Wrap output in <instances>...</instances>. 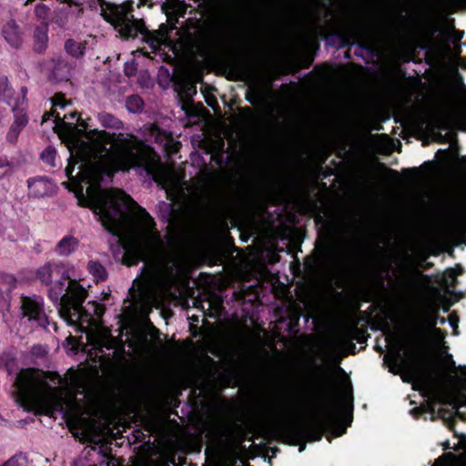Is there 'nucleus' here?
<instances>
[{
	"label": "nucleus",
	"instance_id": "f257e3e1",
	"mask_svg": "<svg viewBox=\"0 0 466 466\" xmlns=\"http://www.w3.org/2000/svg\"><path fill=\"white\" fill-rule=\"evenodd\" d=\"M79 164V174L88 184L86 201L104 228L114 236L132 232L134 241L126 250L123 263L137 265L143 261L141 277L148 287L168 290L177 280L179 268L177 258L164 248L155 222L148 212L128 195L118 189H103V176L136 167L145 171L165 187L170 174L154 149L132 134H110L101 131L91 143L82 141L72 156Z\"/></svg>",
	"mask_w": 466,
	"mask_h": 466
},
{
	"label": "nucleus",
	"instance_id": "f03ea898",
	"mask_svg": "<svg viewBox=\"0 0 466 466\" xmlns=\"http://www.w3.org/2000/svg\"><path fill=\"white\" fill-rule=\"evenodd\" d=\"M61 386L53 387L46 381V376L39 370H23L15 380L14 385L16 390V401L25 410L35 408L46 410H62L65 405L77 406L76 395L83 394L86 398V383L75 372L70 377L62 378L56 375Z\"/></svg>",
	"mask_w": 466,
	"mask_h": 466
},
{
	"label": "nucleus",
	"instance_id": "7ed1b4c3",
	"mask_svg": "<svg viewBox=\"0 0 466 466\" xmlns=\"http://www.w3.org/2000/svg\"><path fill=\"white\" fill-rule=\"evenodd\" d=\"M87 295L86 289L77 281H69L64 288V283H56L49 290V299L57 306L59 315L69 325L79 323L81 328L86 325L88 343L94 350L101 352L104 344L101 342L100 319L105 312L104 306L88 301L85 306Z\"/></svg>",
	"mask_w": 466,
	"mask_h": 466
},
{
	"label": "nucleus",
	"instance_id": "20e7f679",
	"mask_svg": "<svg viewBox=\"0 0 466 466\" xmlns=\"http://www.w3.org/2000/svg\"><path fill=\"white\" fill-rule=\"evenodd\" d=\"M90 8L98 10L100 15L125 37H136L146 32L143 20L136 19L132 9L126 5H116L105 0H87Z\"/></svg>",
	"mask_w": 466,
	"mask_h": 466
},
{
	"label": "nucleus",
	"instance_id": "39448f33",
	"mask_svg": "<svg viewBox=\"0 0 466 466\" xmlns=\"http://www.w3.org/2000/svg\"><path fill=\"white\" fill-rule=\"evenodd\" d=\"M21 318L25 319L34 327L46 328L48 317L44 309V299L37 295L20 298Z\"/></svg>",
	"mask_w": 466,
	"mask_h": 466
},
{
	"label": "nucleus",
	"instance_id": "423d86ee",
	"mask_svg": "<svg viewBox=\"0 0 466 466\" xmlns=\"http://www.w3.org/2000/svg\"><path fill=\"white\" fill-rule=\"evenodd\" d=\"M36 278L42 284L49 286V289L59 282L64 283V288L66 289L69 281H76L69 277L61 262H46L36 270Z\"/></svg>",
	"mask_w": 466,
	"mask_h": 466
},
{
	"label": "nucleus",
	"instance_id": "0eeeda50",
	"mask_svg": "<svg viewBox=\"0 0 466 466\" xmlns=\"http://www.w3.org/2000/svg\"><path fill=\"white\" fill-rule=\"evenodd\" d=\"M439 402L442 405L451 407V410L441 408L437 411V416L441 418L448 427H451V418L458 414V409L461 404V396L456 393H447L438 397Z\"/></svg>",
	"mask_w": 466,
	"mask_h": 466
},
{
	"label": "nucleus",
	"instance_id": "6e6552de",
	"mask_svg": "<svg viewBox=\"0 0 466 466\" xmlns=\"http://www.w3.org/2000/svg\"><path fill=\"white\" fill-rule=\"evenodd\" d=\"M29 194L35 198H42L55 192V184L47 177L31 178L27 180Z\"/></svg>",
	"mask_w": 466,
	"mask_h": 466
},
{
	"label": "nucleus",
	"instance_id": "1a4fd4ad",
	"mask_svg": "<svg viewBox=\"0 0 466 466\" xmlns=\"http://www.w3.org/2000/svg\"><path fill=\"white\" fill-rule=\"evenodd\" d=\"M4 38L14 48L21 47L23 36L19 25L14 20H9L2 30Z\"/></svg>",
	"mask_w": 466,
	"mask_h": 466
},
{
	"label": "nucleus",
	"instance_id": "9d476101",
	"mask_svg": "<svg viewBox=\"0 0 466 466\" xmlns=\"http://www.w3.org/2000/svg\"><path fill=\"white\" fill-rule=\"evenodd\" d=\"M18 96H15V91L9 86L8 79L5 76L0 77V101L7 104L14 111L19 106L21 100H24Z\"/></svg>",
	"mask_w": 466,
	"mask_h": 466
},
{
	"label": "nucleus",
	"instance_id": "9b49d317",
	"mask_svg": "<svg viewBox=\"0 0 466 466\" xmlns=\"http://www.w3.org/2000/svg\"><path fill=\"white\" fill-rule=\"evenodd\" d=\"M464 446V452L459 455L447 452L442 457L439 458L433 466H466V441Z\"/></svg>",
	"mask_w": 466,
	"mask_h": 466
},
{
	"label": "nucleus",
	"instance_id": "f8f14e48",
	"mask_svg": "<svg viewBox=\"0 0 466 466\" xmlns=\"http://www.w3.org/2000/svg\"><path fill=\"white\" fill-rule=\"evenodd\" d=\"M79 241L73 236L64 237L56 246V252L62 257H67L76 250Z\"/></svg>",
	"mask_w": 466,
	"mask_h": 466
},
{
	"label": "nucleus",
	"instance_id": "ddd939ff",
	"mask_svg": "<svg viewBox=\"0 0 466 466\" xmlns=\"http://www.w3.org/2000/svg\"><path fill=\"white\" fill-rule=\"evenodd\" d=\"M47 25L45 24L41 26H36L34 31V50L37 53H43L47 46Z\"/></svg>",
	"mask_w": 466,
	"mask_h": 466
},
{
	"label": "nucleus",
	"instance_id": "4468645a",
	"mask_svg": "<svg viewBox=\"0 0 466 466\" xmlns=\"http://www.w3.org/2000/svg\"><path fill=\"white\" fill-rule=\"evenodd\" d=\"M27 122L28 119L26 116H17L6 134V140L10 143H15L17 140L22 129L26 126Z\"/></svg>",
	"mask_w": 466,
	"mask_h": 466
},
{
	"label": "nucleus",
	"instance_id": "2eb2a0df",
	"mask_svg": "<svg viewBox=\"0 0 466 466\" xmlns=\"http://www.w3.org/2000/svg\"><path fill=\"white\" fill-rule=\"evenodd\" d=\"M86 47V42H77L74 39H67L65 43L66 52L73 57L78 58L84 56Z\"/></svg>",
	"mask_w": 466,
	"mask_h": 466
},
{
	"label": "nucleus",
	"instance_id": "dca6fc26",
	"mask_svg": "<svg viewBox=\"0 0 466 466\" xmlns=\"http://www.w3.org/2000/svg\"><path fill=\"white\" fill-rule=\"evenodd\" d=\"M87 269L96 282L104 281L106 279V268L97 261L90 260L87 264Z\"/></svg>",
	"mask_w": 466,
	"mask_h": 466
},
{
	"label": "nucleus",
	"instance_id": "f3484780",
	"mask_svg": "<svg viewBox=\"0 0 466 466\" xmlns=\"http://www.w3.org/2000/svg\"><path fill=\"white\" fill-rule=\"evenodd\" d=\"M16 286V279L8 273L0 272V293H9Z\"/></svg>",
	"mask_w": 466,
	"mask_h": 466
},
{
	"label": "nucleus",
	"instance_id": "a211bd4d",
	"mask_svg": "<svg viewBox=\"0 0 466 466\" xmlns=\"http://www.w3.org/2000/svg\"><path fill=\"white\" fill-rule=\"evenodd\" d=\"M150 136L156 143L163 144L165 146H167L171 139L170 135L167 134L155 125L150 127Z\"/></svg>",
	"mask_w": 466,
	"mask_h": 466
},
{
	"label": "nucleus",
	"instance_id": "6ab92c4d",
	"mask_svg": "<svg viewBox=\"0 0 466 466\" xmlns=\"http://www.w3.org/2000/svg\"><path fill=\"white\" fill-rule=\"evenodd\" d=\"M100 120L102 126H104L105 127H110L115 129H120L123 127V123L118 118L107 113L101 114Z\"/></svg>",
	"mask_w": 466,
	"mask_h": 466
},
{
	"label": "nucleus",
	"instance_id": "aec40b11",
	"mask_svg": "<svg viewBox=\"0 0 466 466\" xmlns=\"http://www.w3.org/2000/svg\"><path fill=\"white\" fill-rule=\"evenodd\" d=\"M397 344H400L399 341H397ZM401 346L398 345V348L390 354L386 355L384 360H389L392 366H400V363H404L405 360L402 357L401 353Z\"/></svg>",
	"mask_w": 466,
	"mask_h": 466
},
{
	"label": "nucleus",
	"instance_id": "412c9836",
	"mask_svg": "<svg viewBox=\"0 0 466 466\" xmlns=\"http://www.w3.org/2000/svg\"><path fill=\"white\" fill-rule=\"evenodd\" d=\"M2 466H27L26 456L23 453H15L7 461L2 463Z\"/></svg>",
	"mask_w": 466,
	"mask_h": 466
},
{
	"label": "nucleus",
	"instance_id": "4be33fe9",
	"mask_svg": "<svg viewBox=\"0 0 466 466\" xmlns=\"http://www.w3.org/2000/svg\"><path fill=\"white\" fill-rule=\"evenodd\" d=\"M127 107L132 113L140 111L143 107V100L138 96H130L127 99Z\"/></svg>",
	"mask_w": 466,
	"mask_h": 466
},
{
	"label": "nucleus",
	"instance_id": "5701e85b",
	"mask_svg": "<svg viewBox=\"0 0 466 466\" xmlns=\"http://www.w3.org/2000/svg\"><path fill=\"white\" fill-rule=\"evenodd\" d=\"M51 116H55V121L56 125H58L59 122L65 123V119L67 118H70L72 120L76 119V122L79 120V116L77 112H72L70 113L69 116L67 115H65L63 117H61L58 113H55V111H52L51 113L45 114L43 116V122L46 121Z\"/></svg>",
	"mask_w": 466,
	"mask_h": 466
},
{
	"label": "nucleus",
	"instance_id": "b1692460",
	"mask_svg": "<svg viewBox=\"0 0 466 466\" xmlns=\"http://www.w3.org/2000/svg\"><path fill=\"white\" fill-rule=\"evenodd\" d=\"M266 413L274 418V419H279L283 412L285 411V408L283 405H268L265 408Z\"/></svg>",
	"mask_w": 466,
	"mask_h": 466
},
{
	"label": "nucleus",
	"instance_id": "393cba45",
	"mask_svg": "<svg viewBox=\"0 0 466 466\" xmlns=\"http://www.w3.org/2000/svg\"><path fill=\"white\" fill-rule=\"evenodd\" d=\"M55 157L56 150L52 147L46 148L41 154L42 160L52 167H55Z\"/></svg>",
	"mask_w": 466,
	"mask_h": 466
},
{
	"label": "nucleus",
	"instance_id": "a878e982",
	"mask_svg": "<svg viewBox=\"0 0 466 466\" xmlns=\"http://www.w3.org/2000/svg\"><path fill=\"white\" fill-rule=\"evenodd\" d=\"M50 9L44 4H38L35 7V15L42 20H46L48 18Z\"/></svg>",
	"mask_w": 466,
	"mask_h": 466
},
{
	"label": "nucleus",
	"instance_id": "bb28decb",
	"mask_svg": "<svg viewBox=\"0 0 466 466\" xmlns=\"http://www.w3.org/2000/svg\"><path fill=\"white\" fill-rule=\"evenodd\" d=\"M416 384L426 391H429L431 387L430 379L420 374L417 375Z\"/></svg>",
	"mask_w": 466,
	"mask_h": 466
},
{
	"label": "nucleus",
	"instance_id": "cd10ccee",
	"mask_svg": "<svg viewBox=\"0 0 466 466\" xmlns=\"http://www.w3.org/2000/svg\"><path fill=\"white\" fill-rule=\"evenodd\" d=\"M53 105L56 107L64 108L66 106V99L64 98V96L62 95L57 94L53 98Z\"/></svg>",
	"mask_w": 466,
	"mask_h": 466
},
{
	"label": "nucleus",
	"instance_id": "c85d7f7f",
	"mask_svg": "<svg viewBox=\"0 0 466 466\" xmlns=\"http://www.w3.org/2000/svg\"><path fill=\"white\" fill-rule=\"evenodd\" d=\"M210 306L213 307L216 313L219 314L222 309V300L219 298H215L213 301L210 302Z\"/></svg>",
	"mask_w": 466,
	"mask_h": 466
},
{
	"label": "nucleus",
	"instance_id": "c756f323",
	"mask_svg": "<svg viewBox=\"0 0 466 466\" xmlns=\"http://www.w3.org/2000/svg\"><path fill=\"white\" fill-rule=\"evenodd\" d=\"M66 21L67 20H66V15H63V16L56 15L52 18V22L56 24L59 26H64L66 24Z\"/></svg>",
	"mask_w": 466,
	"mask_h": 466
},
{
	"label": "nucleus",
	"instance_id": "7c9ffc66",
	"mask_svg": "<svg viewBox=\"0 0 466 466\" xmlns=\"http://www.w3.org/2000/svg\"><path fill=\"white\" fill-rule=\"evenodd\" d=\"M11 163L6 157H0V168L10 167Z\"/></svg>",
	"mask_w": 466,
	"mask_h": 466
},
{
	"label": "nucleus",
	"instance_id": "2f4dec72",
	"mask_svg": "<svg viewBox=\"0 0 466 466\" xmlns=\"http://www.w3.org/2000/svg\"><path fill=\"white\" fill-rule=\"evenodd\" d=\"M33 0H27L25 2V5H28L30 2H32ZM62 3H66L68 4L69 5H76V6H79V3L76 2V0H60Z\"/></svg>",
	"mask_w": 466,
	"mask_h": 466
},
{
	"label": "nucleus",
	"instance_id": "473e14b6",
	"mask_svg": "<svg viewBox=\"0 0 466 466\" xmlns=\"http://www.w3.org/2000/svg\"><path fill=\"white\" fill-rule=\"evenodd\" d=\"M261 97V92L260 90H258V94L256 95V97L250 98L248 96V99L250 101L251 104H254L257 100L260 99Z\"/></svg>",
	"mask_w": 466,
	"mask_h": 466
},
{
	"label": "nucleus",
	"instance_id": "72a5a7b5",
	"mask_svg": "<svg viewBox=\"0 0 466 466\" xmlns=\"http://www.w3.org/2000/svg\"><path fill=\"white\" fill-rule=\"evenodd\" d=\"M436 324H437V317H436V316H433V317L431 318V323H430V325H431V327H434Z\"/></svg>",
	"mask_w": 466,
	"mask_h": 466
},
{
	"label": "nucleus",
	"instance_id": "f704fd0d",
	"mask_svg": "<svg viewBox=\"0 0 466 466\" xmlns=\"http://www.w3.org/2000/svg\"><path fill=\"white\" fill-rule=\"evenodd\" d=\"M66 175L70 177L72 172H73V167H71L70 166H68L66 168Z\"/></svg>",
	"mask_w": 466,
	"mask_h": 466
},
{
	"label": "nucleus",
	"instance_id": "c9c22d12",
	"mask_svg": "<svg viewBox=\"0 0 466 466\" xmlns=\"http://www.w3.org/2000/svg\"><path fill=\"white\" fill-rule=\"evenodd\" d=\"M312 434L316 435V437L313 439L314 441H319L320 440L321 438V433L320 432H313Z\"/></svg>",
	"mask_w": 466,
	"mask_h": 466
},
{
	"label": "nucleus",
	"instance_id": "e433bc0d",
	"mask_svg": "<svg viewBox=\"0 0 466 466\" xmlns=\"http://www.w3.org/2000/svg\"><path fill=\"white\" fill-rule=\"evenodd\" d=\"M433 332H434L436 335H438V336H442V335H441V329H439L434 328V329H433Z\"/></svg>",
	"mask_w": 466,
	"mask_h": 466
},
{
	"label": "nucleus",
	"instance_id": "4c0bfd02",
	"mask_svg": "<svg viewBox=\"0 0 466 466\" xmlns=\"http://www.w3.org/2000/svg\"><path fill=\"white\" fill-rule=\"evenodd\" d=\"M189 92H192L194 94H196L197 90H196V86H192L189 88Z\"/></svg>",
	"mask_w": 466,
	"mask_h": 466
},
{
	"label": "nucleus",
	"instance_id": "58836bf2",
	"mask_svg": "<svg viewBox=\"0 0 466 466\" xmlns=\"http://www.w3.org/2000/svg\"><path fill=\"white\" fill-rule=\"evenodd\" d=\"M450 361H451V365L454 366L455 365V362L454 360L451 359V357H450Z\"/></svg>",
	"mask_w": 466,
	"mask_h": 466
},
{
	"label": "nucleus",
	"instance_id": "ea45409f",
	"mask_svg": "<svg viewBox=\"0 0 466 466\" xmlns=\"http://www.w3.org/2000/svg\"><path fill=\"white\" fill-rule=\"evenodd\" d=\"M345 432L344 430L340 431L337 435L339 436V435H342L343 433Z\"/></svg>",
	"mask_w": 466,
	"mask_h": 466
},
{
	"label": "nucleus",
	"instance_id": "a19ab883",
	"mask_svg": "<svg viewBox=\"0 0 466 466\" xmlns=\"http://www.w3.org/2000/svg\"><path fill=\"white\" fill-rule=\"evenodd\" d=\"M431 413H432V416L434 417L435 416V411L433 409L431 410Z\"/></svg>",
	"mask_w": 466,
	"mask_h": 466
},
{
	"label": "nucleus",
	"instance_id": "79ce46f5",
	"mask_svg": "<svg viewBox=\"0 0 466 466\" xmlns=\"http://www.w3.org/2000/svg\"><path fill=\"white\" fill-rule=\"evenodd\" d=\"M445 322V319H440V323L443 324Z\"/></svg>",
	"mask_w": 466,
	"mask_h": 466
},
{
	"label": "nucleus",
	"instance_id": "37998d69",
	"mask_svg": "<svg viewBox=\"0 0 466 466\" xmlns=\"http://www.w3.org/2000/svg\"><path fill=\"white\" fill-rule=\"evenodd\" d=\"M413 411L415 414H417L419 412V410L418 409H413Z\"/></svg>",
	"mask_w": 466,
	"mask_h": 466
},
{
	"label": "nucleus",
	"instance_id": "c03bdc74",
	"mask_svg": "<svg viewBox=\"0 0 466 466\" xmlns=\"http://www.w3.org/2000/svg\"><path fill=\"white\" fill-rule=\"evenodd\" d=\"M336 260H337V258H332V263H336Z\"/></svg>",
	"mask_w": 466,
	"mask_h": 466
},
{
	"label": "nucleus",
	"instance_id": "a18cd8bd",
	"mask_svg": "<svg viewBox=\"0 0 466 466\" xmlns=\"http://www.w3.org/2000/svg\"><path fill=\"white\" fill-rule=\"evenodd\" d=\"M441 128H442L443 130H446V127H444V126H443V127H441Z\"/></svg>",
	"mask_w": 466,
	"mask_h": 466
},
{
	"label": "nucleus",
	"instance_id": "49530a36",
	"mask_svg": "<svg viewBox=\"0 0 466 466\" xmlns=\"http://www.w3.org/2000/svg\"><path fill=\"white\" fill-rule=\"evenodd\" d=\"M0 466H2V463H0Z\"/></svg>",
	"mask_w": 466,
	"mask_h": 466
}]
</instances>
